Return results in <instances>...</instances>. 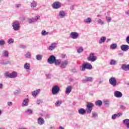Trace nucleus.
<instances>
[{
    "instance_id": "obj_17",
    "label": "nucleus",
    "mask_w": 129,
    "mask_h": 129,
    "mask_svg": "<svg viewBox=\"0 0 129 129\" xmlns=\"http://www.w3.org/2000/svg\"><path fill=\"white\" fill-rule=\"evenodd\" d=\"M114 96L117 98H120V97L122 96V93L118 91H116L114 92Z\"/></svg>"
},
{
    "instance_id": "obj_50",
    "label": "nucleus",
    "mask_w": 129,
    "mask_h": 129,
    "mask_svg": "<svg viewBox=\"0 0 129 129\" xmlns=\"http://www.w3.org/2000/svg\"><path fill=\"white\" fill-rule=\"evenodd\" d=\"M42 102V101L41 99H37L36 101L37 104H41Z\"/></svg>"
},
{
    "instance_id": "obj_24",
    "label": "nucleus",
    "mask_w": 129,
    "mask_h": 129,
    "mask_svg": "<svg viewBox=\"0 0 129 129\" xmlns=\"http://www.w3.org/2000/svg\"><path fill=\"white\" fill-rule=\"evenodd\" d=\"M30 6L31 7V8H32L33 10H34L35 8H37V2L35 1L31 2L30 4Z\"/></svg>"
},
{
    "instance_id": "obj_62",
    "label": "nucleus",
    "mask_w": 129,
    "mask_h": 129,
    "mask_svg": "<svg viewBox=\"0 0 129 129\" xmlns=\"http://www.w3.org/2000/svg\"><path fill=\"white\" fill-rule=\"evenodd\" d=\"M98 82L99 84H100L101 83H102V81H101V80H99Z\"/></svg>"
},
{
    "instance_id": "obj_46",
    "label": "nucleus",
    "mask_w": 129,
    "mask_h": 129,
    "mask_svg": "<svg viewBox=\"0 0 129 129\" xmlns=\"http://www.w3.org/2000/svg\"><path fill=\"white\" fill-rule=\"evenodd\" d=\"M29 24H32V23H35V21L34 20V18L30 19L28 20Z\"/></svg>"
},
{
    "instance_id": "obj_10",
    "label": "nucleus",
    "mask_w": 129,
    "mask_h": 129,
    "mask_svg": "<svg viewBox=\"0 0 129 129\" xmlns=\"http://www.w3.org/2000/svg\"><path fill=\"white\" fill-rule=\"evenodd\" d=\"M70 37L72 39H78L79 38V33L76 32H72L70 34Z\"/></svg>"
},
{
    "instance_id": "obj_55",
    "label": "nucleus",
    "mask_w": 129,
    "mask_h": 129,
    "mask_svg": "<svg viewBox=\"0 0 129 129\" xmlns=\"http://www.w3.org/2000/svg\"><path fill=\"white\" fill-rule=\"evenodd\" d=\"M117 116H121L122 115V113L119 112L117 114H116Z\"/></svg>"
},
{
    "instance_id": "obj_11",
    "label": "nucleus",
    "mask_w": 129,
    "mask_h": 129,
    "mask_svg": "<svg viewBox=\"0 0 129 129\" xmlns=\"http://www.w3.org/2000/svg\"><path fill=\"white\" fill-rule=\"evenodd\" d=\"M55 60H56V57L54 55H50L47 59V62L49 64H54Z\"/></svg>"
},
{
    "instance_id": "obj_59",
    "label": "nucleus",
    "mask_w": 129,
    "mask_h": 129,
    "mask_svg": "<svg viewBox=\"0 0 129 129\" xmlns=\"http://www.w3.org/2000/svg\"><path fill=\"white\" fill-rule=\"evenodd\" d=\"M111 40V39L110 38H108L107 39L106 42L108 43L109 42H110Z\"/></svg>"
},
{
    "instance_id": "obj_26",
    "label": "nucleus",
    "mask_w": 129,
    "mask_h": 129,
    "mask_svg": "<svg viewBox=\"0 0 129 129\" xmlns=\"http://www.w3.org/2000/svg\"><path fill=\"white\" fill-rule=\"evenodd\" d=\"M105 41H106V37H102L100 38L99 41V44H103V43H105Z\"/></svg>"
},
{
    "instance_id": "obj_27",
    "label": "nucleus",
    "mask_w": 129,
    "mask_h": 129,
    "mask_svg": "<svg viewBox=\"0 0 129 129\" xmlns=\"http://www.w3.org/2000/svg\"><path fill=\"white\" fill-rule=\"evenodd\" d=\"M92 22L91 20V18L90 17H88L86 19L84 20V23H86V24H90Z\"/></svg>"
},
{
    "instance_id": "obj_7",
    "label": "nucleus",
    "mask_w": 129,
    "mask_h": 129,
    "mask_svg": "<svg viewBox=\"0 0 129 129\" xmlns=\"http://www.w3.org/2000/svg\"><path fill=\"white\" fill-rule=\"evenodd\" d=\"M97 59V57L95 56L94 53H91L89 56L87 58L88 61H91V62H95V60Z\"/></svg>"
},
{
    "instance_id": "obj_35",
    "label": "nucleus",
    "mask_w": 129,
    "mask_h": 129,
    "mask_svg": "<svg viewBox=\"0 0 129 129\" xmlns=\"http://www.w3.org/2000/svg\"><path fill=\"white\" fill-rule=\"evenodd\" d=\"M42 58H43V55L41 54H37L36 56V60L38 61H41L42 60Z\"/></svg>"
},
{
    "instance_id": "obj_18",
    "label": "nucleus",
    "mask_w": 129,
    "mask_h": 129,
    "mask_svg": "<svg viewBox=\"0 0 129 129\" xmlns=\"http://www.w3.org/2000/svg\"><path fill=\"white\" fill-rule=\"evenodd\" d=\"M122 123L126 127L127 129L129 128V119H125L122 121Z\"/></svg>"
},
{
    "instance_id": "obj_33",
    "label": "nucleus",
    "mask_w": 129,
    "mask_h": 129,
    "mask_svg": "<svg viewBox=\"0 0 129 129\" xmlns=\"http://www.w3.org/2000/svg\"><path fill=\"white\" fill-rule=\"evenodd\" d=\"M15 40L13 38H10L7 40V42L9 45H12L14 44Z\"/></svg>"
},
{
    "instance_id": "obj_1",
    "label": "nucleus",
    "mask_w": 129,
    "mask_h": 129,
    "mask_svg": "<svg viewBox=\"0 0 129 129\" xmlns=\"http://www.w3.org/2000/svg\"><path fill=\"white\" fill-rule=\"evenodd\" d=\"M12 28L14 31H19L21 29V24L20 21H14L12 24Z\"/></svg>"
},
{
    "instance_id": "obj_57",
    "label": "nucleus",
    "mask_w": 129,
    "mask_h": 129,
    "mask_svg": "<svg viewBox=\"0 0 129 129\" xmlns=\"http://www.w3.org/2000/svg\"><path fill=\"white\" fill-rule=\"evenodd\" d=\"M125 14L127 15V16H129V10H127L125 12Z\"/></svg>"
},
{
    "instance_id": "obj_47",
    "label": "nucleus",
    "mask_w": 129,
    "mask_h": 129,
    "mask_svg": "<svg viewBox=\"0 0 129 129\" xmlns=\"http://www.w3.org/2000/svg\"><path fill=\"white\" fill-rule=\"evenodd\" d=\"M40 17L39 15L36 16L35 18H33L34 22L36 23V22H38V20H39V19H40Z\"/></svg>"
},
{
    "instance_id": "obj_41",
    "label": "nucleus",
    "mask_w": 129,
    "mask_h": 129,
    "mask_svg": "<svg viewBox=\"0 0 129 129\" xmlns=\"http://www.w3.org/2000/svg\"><path fill=\"white\" fill-rule=\"evenodd\" d=\"M25 112L27 114H32V113H33V110H32L31 109H27L25 110Z\"/></svg>"
},
{
    "instance_id": "obj_48",
    "label": "nucleus",
    "mask_w": 129,
    "mask_h": 129,
    "mask_svg": "<svg viewBox=\"0 0 129 129\" xmlns=\"http://www.w3.org/2000/svg\"><path fill=\"white\" fill-rule=\"evenodd\" d=\"M22 7V4H18L15 5V8L16 9H19V8H21Z\"/></svg>"
},
{
    "instance_id": "obj_21",
    "label": "nucleus",
    "mask_w": 129,
    "mask_h": 129,
    "mask_svg": "<svg viewBox=\"0 0 129 129\" xmlns=\"http://www.w3.org/2000/svg\"><path fill=\"white\" fill-rule=\"evenodd\" d=\"M39 93H40V89L32 92V95L33 97L36 98L37 97V95H38Z\"/></svg>"
},
{
    "instance_id": "obj_25",
    "label": "nucleus",
    "mask_w": 129,
    "mask_h": 129,
    "mask_svg": "<svg viewBox=\"0 0 129 129\" xmlns=\"http://www.w3.org/2000/svg\"><path fill=\"white\" fill-rule=\"evenodd\" d=\"M2 56L3 57H6V58H8V57H9V51H8L7 50H4L2 52Z\"/></svg>"
},
{
    "instance_id": "obj_52",
    "label": "nucleus",
    "mask_w": 129,
    "mask_h": 129,
    "mask_svg": "<svg viewBox=\"0 0 129 129\" xmlns=\"http://www.w3.org/2000/svg\"><path fill=\"white\" fill-rule=\"evenodd\" d=\"M14 93L15 95H17V94H19V93H20V91L16 90L14 92Z\"/></svg>"
},
{
    "instance_id": "obj_45",
    "label": "nucleus",
    "mask_w": 129,
    "mask_h": 129,
    "mask_svg": "<svg viewBox=\"0 0 129 129\" xmlns=\"http://www.w3.org/2000/svg\"><path fill=\"white\" fill-rule=\"evenodd\" d=\"M106 20L107 22H108V23H110V22H111L112 19H111V17H110L106 16Z\"/></svg>"
},
{
    "instance_id": "obj_2",
    "label": "nucleus",
    "mask_w": 129,
    "mask_h": 129,
    "mask_svg": "<svg viewBox=\"0 0 129 129\" xmlns=\"http://www.w3.org/2000/svg\"><path fill=\"white\" fill-rule=\"evenodd\" d=\"M86 69L91 70V69H92V65L88 62H86L83 64L82 67L80 68V70L81 71H85Z\"/></svg>"
},
{
    "instance_id": "obj_58",
    "label": "nucleus",
    "mask_w": 129,
    "mask_h": 129,
    "mask_svg": "<svg viewBox=\"0 0 129 129\" xmlns=\"http://www.w3.org/2000/svg\"><path fill=\"white\" fill-rule=\"evenodd\" d=\"M71 10L72 11L74 10V5H73L71 7Z\"/></svg>"
},
{
    "instance_id": "obj_54",
    "label": "nucleus",
    "mask_w": 129,
    "mask_h": 129,
    "mask_svg": "<svg viewBox=\"0 0 129 129\" xmlns=\"http://www.w3.org/2000/svg\"><path fill=\"white\" fill-rule=\"evenodd\" d=\"M46 78L47 79H51V75L50 74L46 75Z\"/></svg>"
},
{
    "instance_id": "obj_36",
    "label": "nucleus",
    "mask_w": 129,
    "mask_h": 129,
    "mask_svg": "<svg viewBox=\"0 0 129 129\" xmlns=\"http://www.w3.org/2000/svg\"><path fill=\"white\" fill-rule=\"evenodd\" d=\"M84 50L83 47L81 46L77 49V51L79 54H80V53H82V52H83Z\"/></svg>"
},
{
    "instance_id": "obj_32",
    "label": "nucleus",
    "mask_w": 129,
    "mask_h": 129,
    "mask_svg": "<svg viewBox=\"0 0 129 129\" xmlns=\"http://www.w3.org/2000/svg\"><path fill=\"white\" fill-rule=\"evenodd\" d=\"M54 63L56 66H59V65L60 66V64H61V60L60 59H56L55 58V60H54Z\"/></svg>"
},
{
    "instance_id": "obj_64",
    "label": "nucleus",
    "mask_w": 129,
    "mask_h": 129,
    "mask_svg": "<svg viewBox=\"0 0 129 129\" xmlns=\"http://www.w3.org/2000/svg\"><path fill=\"white\" fill-rule=\"evenodd\" d=\"M59 129H64V127L62 126H59Z\"/></svg>"
},
{
    "instance_id": "obj_37",
    "label": "nucleus",
    "mask_w": 129,
    "mask_h": 129,
    "mask_svg": "<svg viewBox=\"0 0 129 129\" xmlns=\"http://www.w3.org/2000/svg\"><path fill=\"white\" fill-rule=\"evenodd\" d=\"M24 56L25 58H27L28 59H31V52H28Z\"/></svg>"
},
{
    "instance_id": "obj_43",
    "label": "nucleus",
    "mask_w": 129,
    "mask_h": 129,
    "mask_svg": "<svg viewBox=\"0 0 129 129\" xmlns=\"http://www.w3.org/2000/svg\"><path fill=\"white\" fill-rule=\"evenodd\" d=\"M98 116V115L95 112H93L92 113V117H93L94 118H95L96 117H97Z\"/></svg>"
},
{
    "instance_id": "obj_20",
    "label": "nucleus",
    "mask_w": 129,
    "mask_h": 129,
    "mask_svg": "<svg viewBox=\"0 0 129 129\" xmlns=\"http://www.w3.org/2000/svg\"><path fill=\"white\" fill-rule=\"evenodd\" d=\"M18 77V73L17 72H13L12 73H10V78L14 79Z\"/></svg>"
},
{
    "instance_id": "obj_28",
    "label": "nucleus",
    "mask_w": 129,
    "mask_h": 129,
    "mask_svg": "<svg viewBox=\"0 0 129 129\" xmlns=\"http://www.w3.org/2000/svg\"><path fill=\"white\" fill-rule=\"evenodd\" d=\"M48 35H50V32H47L45 30H43L41 31L42 36H48Z\"/></svg>"
},
{
    "instance_id": "obj_53",
    "label": "nucleus",
    "mask_w": 129,
    "mask_h": 129,
    "mask_svg": "<svg viewBox=\"0 0 129 129\" xmlns=\"http://www.w3.org/2000/svg\"><path fill=\"white\" fill-rule=\"evenodd\" d=\"M7 104L9 106H12V105H13V102H8L7 103Z\"/></svg>"
},
{
    "instance_id": "obj_15",
    "label": "nucleus",
    "mask_w": 129,
    "mask_h": 129,
    "mask_svg": "<svg viewBox=\"0 0 129 129\" xmlns=\"http://www.w3.org/2000/svg\"><path fill=\"white\" fill-rule=\"evenodd\" d=\"M120 48H121V50L122 51H123V52H126V51L129 50V46L126 44L122 45Z\"/></svg>"
},
{
    "instance_id": "obj_42",
    "label": "nucleus",
    "mask_w": 129,
    "mask_h": 129,
    "mask_svg": "<svg viewBox=\"0 0 129 129\" xmlns=\"http://www.w3.org/2000/svg\"><path fill=\"white\" fill-rule=\"evenodd\" d=\"M61 104H62V102L61 101H57L55 103V106H60Z\"/></svg>"
},
{
    "instance_id": "obj_38",
    "label": "nucleus",
    "mask_w": 129,
    "mask_h": 129,
    "mask_svg": "<svg viewBox=\"0 0 129 129\" xmlns=\"http://www.w3.org/2000/svg\"><path fill=\"white\" fill-rule=\"evenodd\" d=\"M117 62L114 59H111L110 61V65H116Z\"/></svg>"
},
{
    "instance_id": "obj_44",
    "label": "nucleus",
    "mask_w": 129,
    "mask_h": 129,
    "mask_svg": "<svg viewBox=\"0 0 129 129\" xmlns=\"http://www.w3.org/2000/svg\"><path fill=\"white\" fill-rule=\"evenodd\" d=\"M104 104L105 105H109V104H110V102L109 100H105L104 101Z\"/></svg>"
},
{
    "instance_id": "obj_60",
    "label": "nucleus",
    "mask_w": 129,
    "mask_h": 129,
    "mask_svg": "<svg viewBox=\"0 0 129 129\" xmlns=\"http://www.w3.org/2000/svg\"><path fill=\"white\" fill-rule=\"evenodd\" d=\"M18 129H28L26 127H19V128Z\"/></svg>"
},
{
    "instance_id": "obj_19",
    "label": "nucleus",
    "mask_w": 129,
    "mask_h": 129,
    "mask_svg": "<svg viewBox=\"0 0 129 129\" xmlns=\"http://www.w3.org/2000/svg\"><path fill=\"white\" fill-rule=\"evenodd\" d=\"M72 86H68L66 89V94H70V93L72 91Z\"/></svg>"
},
{
    "instance_id": "obj_40",
    "label": "nucleus",
    "mask_w": 129,
    "mask_h": 129,
    "mask_svg": "<svg viewBox=\"0 0 129 129\" xmlns=\"http://www.w3.org/2000/svg\"><path fill=\"white\" fill-rule=\"evenodd\" d=\"M10 64H11V61H5L2 62V65H4V66H6V65H10Z\"/></svg>"
},
{
    "instance_id": "obj_16",
    "label": "nucleus",
    "mask_w": 129,
    "mask_h": 129,
    "mask_svg": "<svg viewBox=\"0 0 129 129\" xmlns=\"http://www.w3.org/2000/svg\"><path fill=\"white\" fill-rule=\"evenodd\" d=\"M57 46V43H53L50 44V45L48 47V50L49 51H53Z\"/></svg>"
},
{
    "instance_id": "obj_4",
    "label": "nucleus",
    "mask_w": 129,
    "mask_h": 129,
    "mask_svg": "<svg viewBox=\"0 0 129 129\" xmlns=\"http://www.w3.org/2000/svg\"><path fill=\"white\" fill-rule=\"evenodd\" d=\"M60 92V87H59V86L58 85H55L54 86L52 89H51V92L53 95H57Z\"/></svg>"
},
{
    "instance_id": "obj_9",
    "label": "nucleus",
    "mask_w": 129,
    "mask_h": 129,
    "mask_svg": "<svg viewBox=\"0 0 129 129\" xmlns=\"http://www.w3.org/2000/svg\"><path fill=\"white\" fill-rule=\"evenodd\" d=\"M52 7L53 9H55V10H57L58 9H60V8L62 7V4L59 2H55L52 4Z\"/></svg>"
},
{
    "instance_id": "obj_23",
    "label": "nucleus",
    "mask_w": 129,
    "mask_h": 129,
    "mask_svg": "<svg viewBox=\"0 0 129 129\" xmlns=\"http://www.w3.org/2000/svg\"><path fill=\"white\" fill-rule=\"evenodd\" d=\"M78 113H79V114L84 115V114L86 113V111L84 108H80L78 110Z\"/></svg>"
},
{
    "instance_id": "obj_12",
    "label": "nucleus",
    "mask_w": 129,
    "mask_h": 129,
    "mask_svg": "<svg viewBox=\"0 0 129 129\" xmlns=\"http://www.w3.org/2000/svg\"><path fill=\"white\" fill-rule=\"evenodd\" d=\"M29 102H30V100L29 99V98L24 99L22 103V106L23 107L28 106V105H29Z\"/></svg>"
},
{
    "instance_id": "obj_34",
    "label": "nucleus",
    "mask_w": 129,
    "mask_h": 129,
    "mask_svg": "<svg viewBox=\"0 0 129 129\" xmlns=\"http://www.w3.org/2000/svg\"><path fill=\"white\" fill-rule=\"evenodd\" d=\"M95 104L97 106H101L102 105V101L98 100V101L95 102Z\"/></svg>"
},
{
    "instance_id": "obj_31",
    "label": "nucleus",
    "mask_w": 129,
    "mask_h": 129,
    "mask_svg": "<svg viewBox=\"0 0 129 129\" xmlns=\"http://www.w3.org/2000/svg\"><path fill=\"white\" fill-rule=\"evenodd\" d=\"M110 48L112 50H115V49L117 48V44H116V43H113L110 45Z\"/></svg>"
},
{
    "instance_id": "obj_49",
    "label": "nucleus",
    "mask_w": 129,
    "mask_h": 129,
    "mask_svg": "<svg viewBox=\"0 0 129 129\" xmlns=\"http://www.w3.org/2000/svg\"><path fill=\"white\" fill-rule=\"evenodd\" d=\"M116 117H117V115H116V114H114L112 115L111 118L112 119H115Z\"/></svg>"
},
{
    "instance_id": "obj_30",
    "label": "nucleus",
    "mask_w": 129,
    "mask_h": 129,
    "mask_svg": "<svg viewBox=\"0 0 129 129\" xmlns=\"http://www.w3.org/2000/svg\"><path fill=\"white\" fill-rule=\"evenodd\" d=\"M97 23H98V25H101V26H102L105 24V22L103 21L101 19H99L97 20Z\"/></svg>"
},
{
    "instance_id": "obj_8",
    "label": "nucleus",
    "mask_w": 129,
    "mask_h": 129,
    "mask_svg": "<svg viewBox=\"0 0 129 129\" xmlns=\"http://www.w3.org/2000/svg\"><path fill=\"white\" fill-rule=\"evenodd\" d=\"M58 17L59 19H64L67 17V13L64 11L61 10L58 13Z\"/></svg>"
},
{
    "instance_id": "obj_3",
    "label": "nucleus",
    "mask_w": 129,
    "mask_h": 129,
    "mask_svg": "<svg viewBox=\"0 0 129 129\" xmlns=\"http://www.w3.org/2000/svg\"><path fill=\"white\" fill-rule=\"evenodd\" d=\"M94 106V104L92 103H88L86 106V112L88 113V114H90L91 113V111H92V108Z\"/></svg>"
},
{
    "instance_id": "obj_22",
    "label": "nucleus",
    "mask_w": 129,
    "mask_h": 129,
    "mask_svg": "<svg viewBox=\"0 0 129 129\" xmlns=\"http://www.w3.org/2000/svg\"><path fill=\"white\" fill-rule=\"evenodd\" d=\"M121 68L122 70H124V71H128V70H129V64H123L122 65Z\"/></svg>"
},
{
    "instance_id": "obj_29",
    "label": "nucleus",
    "mask_w": 129,
    "mask_h": 129,
    "mask_svg": "<svg viewBox=\"0 0 129 129\" xmlns=\"http://www.w3.org/2000/svg\"><path fill=\"white\" fill-rule=\"evenodd\" d=\"M24 69H26V70H30V63H25L24 66Z\"/></svg>"
},
{
    "instance_id": "obj_6",
    "label": "nucleus",
    "mask_w": 129,
    "mask_h": 129,
    "mask_svg": "<svg viewBox=\"0 0 129 129\" xmlns=\"http://www.w3.org/2000/svg\"><path fill=\"white\" fill-rule=\"evenodd\" d=\"M68 64H69V61H68V60H63L60 62L59 67L61 69H65V68H66L68 66Z\"/></svg>"
},
{
    "instance_id": "obj_51",
    "label": "nucleus",
    "mask_w": 129,
    "mask_h": 129,
    "mask_svg": "<svg viewBox=\"0 0 129 129\" xmlns=\"http://www.w3.org/2000/svg\"><path fill=\"white\" fill-rule=\"evenodd\" d=\"M10 75H11V74L9 73V72H6L5 74V76H6L7 77H9V78H10Z\"/></svg>"
},
{
    "instance_id": "obj_5",
    "label": "nucleus",
    "mask_w": 129,
    "mask_h": 129,
    "mask_svg": "<svg viewBox=\"0 0 129 129\" xmlns=\"http://www.w3.org/2000/svg\"><path fill=\"white\" fill-rule=\"evenodd\" d=\"M109 83L113 86V87H115L117 85V81L116 78L114 77H111L109 80Z\"/></svg>"
},
{
    "instance_id": "obj_13",
    "label": "nucleus",
    "mask_w": 129,
    "mask_h": 129,
    "mask_svg": "<svg viewBox=\"0 0 129 129\" xmlns=\"http://www.w3.org/2000/svg\"><path fill=\"white\" fill-rule=\"evenodd\" d=\"M92 81H93V78L91 77H86L85 79H83L82 82L83 83H86V82H92Z\"/></svg>"
},
{
    "instance_id": "obj_39",
    "label": "nucleus",
    "mask_w": 129,
    "mask_h": 129,
    "mask_svg": "<svg viewBox=\"0 0 129 129\" xmlns=\"http://www.w3.org/2000/svg\"><path fill=\"white\" fill-rule=\"evenodd\" d=\"M6 45V41L4 39L0 40V46H4Z\"/></svg>"
},
{
    "instance_id": "obj_14",
    "label": "nucleus",
    "mask_w": 129,
    "mask_h": 129,
    "mask_svg": "<svg viewBox=\"0 0 129 129\" xmlns=\"http://www.w3.org/2000/svg\"><path fill=\"white\" fill-rule=\"evenodd\" d=\"M37 123L39 125H43L45 123V119L42 117H39L37 119Z\"/></svg>"
},
{
    "instance_id": "obj_56",
    "label": "nucleus",
    "mask_w": 129,
    "mask_h": 129,
    "mask_svg": "<svg viewBox=\"0 0 129 129\" xmlns=\"http://www.w3.org/2000/svg\"><path fill=\"white\" fill-rule=\"evenodd\" d=\"M120 108H121V109H123L124 108V106L122 105H120Z\"/></svg>"
},
{
    "instance_id": "obj_63",
    "label": "nucleus",
    "mask_w": 129,
    "mask_h": 129,
    "mask_svg": "<svg viewBox=\"0 0 129 129\" xmlns=\"http://www.w3.org/2000/svg\"><path fill=\"white\" fill-rule=\"evenodd\" d=\"M0 88H1V89H2V88H3V84H0Z\"/></svg>"
},
{
    "instance_id": "obj_61",
    "label": "nucleus",
    "mask_w": 129,
    "mask_h": 129,
    "mask_svg": "<svg viewBox=\"0 0 129 129\" xmlns=\"http://www.w3.org/2000/svg\"><path fill=\"white\" fill-rule=\"evenodd\" d=\"M118 55H119V56H122L123 55V53L122 52H120L118 53Z\"/></svg>"
}]
</instances>
